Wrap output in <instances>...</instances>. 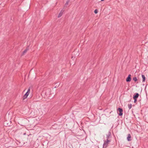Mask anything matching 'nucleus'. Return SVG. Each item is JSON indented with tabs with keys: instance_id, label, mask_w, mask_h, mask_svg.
Instances as JSON below:
<instances>
[{
	"instance_id": "f257e3e1",
	"label": "nucleus",
	"mask_w": 148,
	"mask_h": 148,
	"mask_svg": "<svg viewBox=\"0 0 148 148\" xmlns=\"http://www.w3.org/2000/svg\"><path fill=\"white\" fill-rule=\"evenodd\" d=\"M111 141V140H105L103 145V148H106L108 145L109 143Z\"/></svg>"
},
{
	"instance_id": "f03ea898",
	"label": "nucleus",
	"mask_w": 148,
	"mask_h": 148,
	"mask_svg": "<svg viewBox=\"0 0 148 148\" xmlns=\"http://www.w3.org/2000/svg\"><path fill=\"white\" fill-rule=\"evenodd\" d=\"M30 89L29 88L27 90V92L25 93V94L23 96V100H24V99H25L27 97V96L28 95H29V94L30 93Z\"/></svg>"
},
{
	"instance_id": "7ed1b4c3",
	"label": "nucleus",
	"mask_w": 148,
	"mask_h": 148,
	"mask_svg": "<svg viewBox=\"0 0 148 148\" xmlns=\"http://www.w3.org/2000/svg\"><path fill=\"white\" fill-rule=\"evenodd\" d=\"M111 137V134L110 131H109L108 134H106V140H110L109 139Z\"/></svg>"
},
{
	"instance_id": "20e7f679",
	"label": "nucleus",
	"mask_w": 148,
	"mask_h": 148,
	"mask_svg": "<svg viewBox=\"0 0 148 148\" xmlns=\"http://www.w3.org/2000/svg\"><path fill=\"white\" fill-rule=\"evenodd\" d=\"M117 111H119V116H121L123 115L122 112L123 111V109L122 108H118V109H117Z\"/></svg>"
},
{
	"instance_id": "39448f33",
	"label": "nucleus",
	"mask_w": 148,
	"mask_h": 148,
	"mask_svg": "<svg viewBox=\"0 0 148 148\" xmlns=\"http://www.w3.org/2000/svg\"><path fill=\"white\" fill-rule=\"evenodd\" d=\"M131 80V75L130 74H129L128 75L126 79V81L127 82H130Z\"/></svg>"
},
{
	"instance_id": "423d86ee",
	"label": "nucleus",
	"mask_w": 148,
	"mask_h": 148,
	"mask_svg": "<svg viewBox=\"0 0 148 148\" xmlns=\"http://www.w3.org/2000/svg\"><path fill=\"white\" fill-rule=\"evenodd\" d=\"M139 96V94L138 93H135V95H134L133 98V99H137V98Z\"/></svg>"
},
{
	"instance_id": "0eeeda50",
	"label": "nucleus",
	"mask_w": 148,
	"mask_h": 148,
	"mask_svg": "<svg viewBox=\"0 0 148 148\" xmlns=\"http://www.w3.org/2000/svg\"><path fill=\"white\" fill-rule=\"evenodd\" d=\"M64 11V10H62L59 13V14H58V17L59 18L60 17H61L62 15V14L63 13V12Z\"/></svg>"
},
{
	"instance_id": "6e6552de",
	"label": "nucleus",
	"mask_w": 148,
	"mask_h": 148,
	"mask_svg": "<svg viewBox=\"0 0 148 148\" xmlns=\"http://www.w3.org/2000/svg\"><path fill=\"white\" fill-rule=\"evenodd\" d=\"M142 77L143 78V82H145V77L144 75L142 74Z\"/></svg>"
},
{
	"instance_id": "1a4fd4ad",
	"label": "nucleus",
	"mask_w": 148,
	"mask_h": 148,
	"mask_svg": "<svg viewBox=\"0 0 148 148\" xmlns=\"http://www.w3.org/2000/svg\"><path fill=\"white\" fill-rule=\"evenodd\" d=\"M131 136L130 135V134H129L128 136L127 137V139L128 141H130L131 140L130 139L131 138Z\"/></svg>"
},
{
	"instance_id": "9d476101",
	"label": "nucleus",
	"mask_w": 148,
	"mask_h": 148,
	"mask_svg": "<svg viewBox=\"0 0 148 148\" xmlns=\"http://www.w3.org/2000/svg\"><path fill=\"white\" fill-rule=\"evenodd\" d=\"M28 50V48H27L26 49L24 50V51L23 52V54L24 55L25 53H26L27 52Z\"/></svg>"
},
{
	"instance_id": "9b49d317",
	"label": "nucleus",
	"mask_w": 148,
	"mask_h": 148,
	"mask_svg": "<svg viewBox=\"0 0 148 148\" xmlns=\"http://www.w3.org/2000/svg\"><path fill=\"white\" fill-rule=\"evenodd\" d=\"M128 107L129 109H130L132 107V105L131 104H128Z\"/></svg>"
},
{
	"instance_id": "f8f14e48",
	"label": "nucleus",
	"mask_w": 148,
	"mask_h": 148,
	"mask_svg": "<svg viewBox=\"0 0 148 148\" xmlns=\"http://www.w3.org/2000/svg\"><path fill=\"white\" fill-rule=\"evenodd\" d=\"M133 80L135 82L137 81V79L136 77H134L133 78Z\"/></svg>"
},
{
	"instance_id": "ddd939ff",
	"label": "nucleus",
	"mask_w": 148,
	"mask_h": 148,
	"mask_svg": "<svg viewBox=\"0 0 148 148\" xmlns=\"http://www.w3.org/2000/svg\"><path fill=\"white\" fill-rule=\"evenodd\" d=\"M69 0H68V1H66V3L65 4V6H66L67 5H68V3H69Z\"/></svg>"
},
{
	"instance_id": "4468645a",
	"label": "nucleus",
	"mask_w": 148,
	"mask_h": 148,
	"mask_svg": "<svg viewBox=\"0 0 148 148\" xmlns=\"http://www.w3.org/2000/svg\"><path fill=\"white\" fill-rule=\"evenodd\" d=\"M97 12H98L97 10V9L95 10L94 11V13L95 14H97Z\"/></svg>"
},
{
	"instance_id": "2eb2a0df",
	"label": "nucleus",
	"mask_w": 148,
	"mask_h": 148,
	"mask_svg": "<svg viewBox=\"0 0 148 148\" xmlns=\"http://www.w3.org/2000/svg\"><path fill=\"white\" fill-rule=\"evenodd\" d=\"M134 99V103H136L137 101V99L135 98V99Z\"/></svg>"
},
{
	"instance_id": "dca6fc26",
	"label": "nucleus",
	"mask_w": 148,
	"mask_h": 148,
	"mask_svg": "<svg viewBox=\"0 0 148 148\" xmlns=\"http://www.w3.org/2000/svg\"><path fill=\"white\" fill-rule=\"evenodd\" d=\"M112 112V111H111V112H110V114H111V112Z\"/></svg>"
},
{
	"instance_id": "f3484780",
	"label": "nucleus",
	"mask_w": 148,
	"mask_h": 148,
	"mask_svg": "<svg viewBox=\"0 0 148 148\" xmlns=\"http://www.w3.org/2000/svg\"><path fill=\"white\" fill-rule=\"evenodd\" d=\"M104 0H101V1H103Z\"/></svg>"
},
{
	"instance_id": "a211bd4d",
	"label": "nucleus",
	"mask_w": 148,
	"mask_h": 148,
	"mask_svg": "<svg viewBox=\"0 0 148 148\" xmlns=\"http://www.w3.org/2000/svg\"><path fill=\"white\" fill-rule=\"evenodd\" d=\"M25 134H25V133H24V135H25Z\"/></svg>"
}]
</instances>
